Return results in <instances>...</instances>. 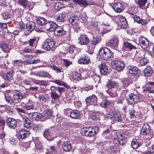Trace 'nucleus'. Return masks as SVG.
<instances>
[{
  "mask_svg": "<svg viewBox=\"0 0 154 154\" xmlns=\"http://www.w3.org/2000/svg\"><path fill=\"white\" fill-rule=\"evenodd\" d=\"M99 55L100 59L105 60H111L113 57V53L107 47L101 48L99 51Z\"/></svg>",
  "mask_w": 154,
  "mask_h": 154,
  "instance_id": "f257e3e1",
  "label": "nucleus"
},
{
  "mask_svg": "<svg viewBox=\"0 0 154 154\" xmlns=\"http://www.w3.org/2000/svg\"><path fill=\"white\" fill-rule=\"evenodd\" d=\"M99 132V128L97 127L82 128L80 130L81 134L86 137L94 136Z\"/></svg>",
  "mask_w": 154,
  "mask_h": 154,
  "instance_id": "f03ea898",
  "label": "nucleus"
},
{
  "mask_svg": "<svg viewBox=\"0 0 154 154\" xmlns=\"http://www.w3.org/2000/svg\"><path fill=\"white\" fill-rule=\"evenodd\" d=\"M106 117L113 120L119 122H121L122 119L119 113L115 110V109H111L109 112L107 114Z\"/></svg>",
  "mask_w": 154,
  "mask_h": 154,
  "instance_id": "7ed1b4c3",
  "label": "nucleus"
},
{
  "mask_svg": "<svg viewBox=\"0 0 154 154\" xmlns=\"http://www.w3.org/2000/svg\"><path fill=\"white\" fill-rule=\"evenodd\" d=\"M55 42L52 38H48L45 41L43 42L42 48L46 50H49L53 48L55 45Z\"/></svg>",
  "mask_w": 154,
  "mask_h": 154,
  "instance_id": "20e7f679",
  "label": "nucleus"
},
{
  "mask_svg": "<svg viewBox=\"0 0 154 154\" xmlns=\"http://www.w3.org/2000/svg\"><path fill=\"white\" fill-rule=\"evenodd\" d=\"M128 102L131 104H136L140 102V98L138 94L131 93L128 96Z\"/></svg>",
  "mask_w": 154,
  "mask_h": 154,
  "instance_id": "39448f33",
  "label": "nucleus"
},
{
  "mask_svg": "<svg viewBox=\"0 0 154 154\" xmlns=\"http://www.w3.org/2000/svg\"><path fill=\"white\" fill-rule=\"evenodd\" d=\"M112 66L114 69L120 72L122 71L124 68L125 64L122 61L116 60L112 62Z\"/></svg>",
  "mask_w": 154,
  "mask_h": 154,
  "instance_id": "423d86ee",
  "label": "nucleus"
},
{
  "mask_svg": "<svg viewBox=\"0 0 154 154\" xmlns=\"http://www.w3.org/2000/svg\"><path fill=\"white\" fill-rule=\"evenodd\" d=\"M106 45L111 48L116 50L118 47V41L116 37H113L106 43Z\"/></svg>",
  "mask_w": 154,
  "mask_h": 154,
  "instance_id": "0eeeda50",
  "label": "nucleus"
},
{
  "mask_svg": "<svg viewBox=\"0 0 154 154\" xmlns=\"http://www.w3.org/2000/svg\"><path fill=\"white\" fill-rule=\"evenodd\" d=\"M7 125L10 128L14 129L17 126V122L14 119L9 118L6 121Z\"/></svg>",
  "mask_w": 154,
  "mask_h": 154,
  "instance_id": "6e6552de",
  "label": "nucleus"
},
{
  "mask_svg": "<svg viewBox=\"0 0 154 154\" xmlns=\"http://www.w3.org/2000/svg\"><path fill=\"white\" fill-rule=\"evenodd\" d=\"M57 26V25L55 22L51 21L48 23L47 22L45 25V28L48 31L52 32L55 30Z\"/></svg>",
  "mask_w": 154,
  "mask_h": 154,
  "instance_id": "1a4fd4ad",
  "label": "nucleus"
},
{
  "mask_svg": "<svg viewBox=\"0 0 154 154\" xmlns=\"http://www.w3.org/2000/svg\"><path fill=\"white\" fill-rule=\"evenodd\" d=\"M140 46L143 48H146L149 45V42L148 40L143 36H140L139 38Z\"/></svg>",
  "mask_w": 154,
  "mask_h": 154,
  "instance_id": "9d476101",
  "label": "nucleus"
},
{
  "mask_svg": "<svg viewBox=\"0 0 154 154\" xmlns=\"http://www.w3.org/2000/svg\"><path fill=\"white\" fill-rule=\"evenodd\" d=\"M14 98L16 101V103H17L20 100H21L23 98V96L21 92L18 90H15L13 93Z\"/></svg>",
  "mask_w": 154,
  "mask_h": 154,
  "instance_id": "9b49d317",
  "label": "nucleus"
},
{
  "mask_svg": "<svg viewBox=\"0 0 154 154\" xmlns=\"http://www.w3.org/2000/svg\"><path fill=\"white\" fill-rule=\"evenodd\" d=\"M78 43L81 45H87L89 42V39L87 35H83L79 38Z\"/></svg>",
  "mask_w": 154,
  "mask_h": 154,
  "instance_id": "f8f14e48",
  "label": "nucleus"
},
{
  "mask_svg": "<svg viewBox=\"0 0 154 154\" xmlns=\"http://www.w3.org/2000/svg\"><path fill=\"white\" fill-rule=\"evenodd\" d=\"M127 68L130 74L134 75L137 74L139 71L138 68L134 66L128 65L127 66Z\"/></svg>",
  "mask_w": 154,
  "mask_h": 154,
  "instance_id": "ddd939ff",
  "label": "nucleus"
},
{
  "mask_svg": "<svg viewBox=\"0 0 154 154\" xmlns=\"http://www.w3.org/2000/svg\"><path fill=\"white\" fill-rule=\"evenodd\" d=\"M97 100V98L94 95H93L87 97L86 99V101L88 105L95 104Z\"/></svg>",
  "mask_w": 154,
  "mask_h": 154,
  "instance_id": "4468645a",
  "label": "nucleus"
},
{
  "mask_svg": "<svg viewBox=\"0 0 154 154\" xmlns=\"http://www.w3.org/2000/svg\"><path fill=\"white\" fill-rule=\"evenodd\" d=\"M29 134L30 132L24 129L20 130L18 133L19 137L21 139H24L28 137Z\"/></svg>",
  "mask_w": 154,
  "mask_h": 154,
  "instance_id": "2eb2a0df",
  "label": "nucleus"
},
{
  "mask_svg": "<svg viewBox=\"0 0 154 154\" xmlns=\"http://www.w3.org/2000/svg\"><path fill=\"white\" fill-rule=\"evenodd\" d=\"M112 8L115 11L118 13H120L122 11L123 7L122 4L120 2H117L115 3Z\"/></svg>",
  "mask_w": 154,
  "mask_h": 154,
  "instance_id": "dca6fc26",
  "label": "nucleus"
},
{
  "mask_svg": "<svg viewBox=\"0 0 154 154\" xmlns=\"http://www.w3.org/2000/svg\"><path fill=\"white\" fill-rule=\"evenodd\" d=\"M26 27L27 30L29 32V33H30L35 29V23L32 21H30L27 23Z\"/></svg>",
  "mask_w": 154,
  "mask_h": 154,
  "instance_id": "f3484780",
  "label": "nucleus"
},
{
  "mask_svg": "<svg viewBox=\"0 0 154 154\" xmlns=\"http://www.w3.org/2000/svg\"><path fill=\"white\" fill-rule=\"evenodd\" d=\"M78 62L81 64H88L90 62V59L88 56H85L80 58Z\"/></svg>",
  "mask_w": 154,
  "mask_h": 154,
  "instance_id": "a211bd4d",
  "label": "nucleus"
},
{
  "mask_svg": "<svg viewBox=\"0 0 154 154\" xmlns=\"http://www.w3.org/2000/svg\"><path fill=\"white\" fill-rule=\"evenodd\" d=\"M62 148L65 151H69L72 148L70 143L69 141L64 142L62 144Z\"/></svg>",
  "mask_w": 154,
  "mask_h": 154,
  "instance_id": "6ab92c4d",
  "label": "nucleus"
},
{
  "mask_svg": "<svg viewBox=\"0 0 154 154\" xmlns=\"http://www.w3.org/2000/svg\"><path fill=\"white\" fill-rule=\"evenodd\" d=\"M113 141L116 144L123 145L125 142V140L120 135L119 136H118L117 137L114 138Z\"/></svg>",
  "mask_w": 154,
  "mask_h": 154,
  "instance_id": "aec40b11",
  "label": "nucleus"
},
{
  "mask_svg": "<svg viewBox=\"0 0 154 154\" xmlns=\"http://www.w3.org/2000/svg\"><path fill=\"white\" fill-rule=\"evenodd\" d=\"M75 4L79 5L82 7H86L88 5V3L86 0H72Z\"/></svg>",
  "mask_w": 154,
  "mask_h": 154,
  "instance_id": "412c9836",
  "label": "nucleus"
},
{
  "mask_svg": "<svg viewBox=\"0 0 154 154\" xmlns=\"http://www.w3.org/2000/svg\"><path fill=\"white\" fill-rule=\"evenodd\" d=\"M150 132V127L147 124H144L141 131V133L143 135H146Z\"/></svg>",
  "mask_w": 154,
  "mask_h": 154,
  "instance_id": "4be33fe9",
  "label": "nucleus"
},
{
  "mask_svg": "<svg viewBox=\"0 0 154 154\" xmlns=\"http://www.w3.org/2000/svg\"><path fill=\"white\" fill-rule=\"evenodd\" d=\"M5 98L7 102L11 104L13 103H16V101H15L14 97H12L11 95L8 94H5Z\"/></svg>",
  "mask_w": 154,
  "mask_h": 154,
  "instance_id": "5701e85b",
  "label": "nucleus"
},
{
  "mask_svg": "<svg viewBox=\"0 0 154 154\" xmlns=\"http://www.w3.org/2000/svg\"><path fill=\"white\" fill-rule=\"evenodd\" d=\"M31 114V116L33 119L38 121L39 119H42L43 120H44L43 114H42L34 112L32 113Z\"/></svg>",
  "mask_w": 154,
  "mask_h": 154,
  "instance_id": "b1692460",
  "label": "nucleus"
},
{
  "mask_svg": "<svg viewBox=\"0 0 154 154\" xmlns=\"http://www.w3.org/2000/svg\"><path fill=\"white\" fill-rule=\"evenodd\" d=\"M54 33L58 36H62L65 33L63 28L61 27H57L54 30Z\"/></svg>",
  "mask_w": 154,
  "mask_h": 154,
  "instance_id": "393cba45",
  "label": "nucleus"
},
{
  "mask_svg": "<svg viewBox=\"0 0 154 154\" xmlns=\"http://www.w3.org/2000/svg\"><path fill=\"white\" fill-rule=\"evenodd\" d=\"M100 71L101 74L105 75L107 74L108 72V68L106 66L105 63H102L101 64Z\"/></svg>",
  "mask_w": 154,
  "mask_h": 154,
  "instance_id": "a878e982",
  "label": "nucleus"
},
{
  "mask_svg": "<svg viewBox=\"0 0 154 154\" xmlns=\"http://www.w3.org/2000/svg\"><path fill=\"white\" fill-rule=\"evenodd\" d=\"M52 115V112L50 109H46L43 112L44 120L50 119Z\"/></svg>",
  "mask_w": 154,
  "mask_h": 154,
  "instance_id": "bb28decb",
  "label": "nucleus"
},
{
  "mask_svg": "<svg viewBox=\"0 0 154 154\" xmlns=\"http://www.w3.org/2000/svg\"><path fill=\"white\" fill-rule=\"evenodd\" d=\"M70 116L73 119H78L80 116V114L78 111L73 110L70 113Z\"/></svg>",
  "mask_w": 154,
  "mask_h": 154,
  "instance_id": "cd10ccee",
  "label": "nucleus"
},
{
  "mask_svg": "<svg viewBox=\"0 0 154 154\" xmlns=\"http://www.w3.org/2000/svg\"><path fill=\"white\" fill-rule=\"evenodd\" d=\"M133 18L135 21L143 25L146 24V23L145 20L140 18L139 16L137 15L134 16Z\"/></svg>",
  "mask_w": 154,
  "mask_h": 154,
  "instance_id": "c85d7f7f",
  "label": "nucleus"
},
{
  "mask_svg": "<svg viewBox=\"0 0 154 154\" xmlns=\"http://www.w3.org/2000/svg\"><path fill=\"white\" fill-rule=\"evenodd\" d=\"M66 15L65 13L60 14L58 15H57L56 17V20L58 23H61L63 22L64 21V18L66 17Z\"/></svg>",
  "mask_w": 154,
  "mask_h": 154,
  "instance_id": "c756f323",
  "label": "nucleus"
},
{
  "mask_svg": "<svg viewBox=\"0 0 154 154\" xmlns=\"http://www.w3.org/2000/svg\"><path fill=\"white\" fill-rule=\"evenodd\" d=\"M117 85L116 83L114 81H109L106 85V86L109 90L112 89Z\"/></svg>",
  "mask_w": 154,
  "mask_h": 154,
  "instance_id": "7c9ffc66",
  "label": "nucleus"
},
{
  "mask_svg": "<svg viewBox=\"0 0 154 154\" xmlns=\"http://www.w3.org/2000/svg\"><path fill=\"white\" fill-rule=\"evenodd\" d=\"M101 40V38L99 36L93 35V38L91 40V43L92 45H95L97 44Z\"/></svg>",
  "mask_w": 154,
  "mask_h": 154,
  "instance_id": "2f4dec72",
  "label": "nucleus"
},
{
  "mask_svg": "<svg viewBox=\"0 0 154 154\" xmlns=\"http://www.w3.org/2000/svg\"><path fill=\"white\" fill-rule=\"evenodd\" d=\"M0 48L5 52L8 53L10 52V49L9 48L8 45L6 43H0Z\"/></svg>",
  "mask_w": 154,
  "mask_h": 154,
  "instance_id": "473e14b6",
  "label": "nucleus"
},
{
  "mask_svg": "<svg viewBox=\"0 0 154 154\" xmlns=\"http://www.w3.org/2000/svg\"><path fill=\"white\" fill-rule=\"evenodd\" d=\"M124 46L125 47L129 49L130 50L136 48V47L133 44L128 42H124Z\"/></svg>",
  "mask_w": 154,
  "mask_h": 154,
  "instance_id": "72a5a7b5",
  "label": "nucleus"
},
{
  "mask_svg": "<svg viewBox=\"0 0 154 154\" xmlns=\"http://www.w3.org/2000/svg\"><path fill=\"white\" fill-rule=\"evenodd\" d=\"M78 20V17L77 16H74L69 19L68 21L72 25H74L76 24Z\"/></svg>",
  "mask_w": 154,
  "mask_h": 154,
  "instance_id": "f704fd0d",
  "label": "nucleus"
},
{
  "mask_svg": "<svg viewBox=\"0 0 154 154\" xmlns=\"http://www.w3.org/2000/svg\"><path fill=\"white\" fill-rule=\"evenodd\" d=\"M47 22L46 20L43 17L38 18L37 20V24L40 26H42L44 25H45Z\"/></svg>",
  "mask_w": 154,
  "mask_h": 154,
  "instance_id": "c9c22d12",
  "label": "nucleus"
},
{
  "mask_svg": "<svg viewBox=\"0 0 154 154\" xmlns=\"http://www.w3.org/2000/svg\"><path fill=\"white\" fill-rule=\"evenodd\" d=\"M153 71L152 68L150 66L147 67L144 70V75L146 76H149L152 73Z\"/></svg>",
  "mask_w": 154,
  "mask_h": 154,
  "instance_id": "e433bc0d",
  "label": "nucleus"
},
{
  "mask_svg": "<svg viewBox=\"0 0 154 154\" xmlns=\"http://www.w3.org/2000/svg\"><path fill=\"white\" fill-rule=\"evenodd\" d=\"M13 73L12 71H10L7 73L6 74L4 75V78L7 80L10 81L13 79Z\"/></svg>",
  "mask_w": 154,
  "mask_h": 154,
  "instance_id": "4c0bfd02",
  "label": "nucleus"
},
{
  "mask_svg": "<svg viewBox=\"0 0 154 154\" xmlns=\"http://www.w3.org/2000/svg\"><path fill=\"white\" fill-rule=\"evenodd\" d=\"M112 102L106 99L103 100L100 103L101 106L103 108H106L108 106L112 103Z\"/></svg>",
  "mask_w": 154,
  "mask_h": 154,
  "instance_id": "58836bf2",
  "label": "nucleus"
},
{
  "mask_svg": "<svg viewBox=\"0 0 154 154\" xmlns=\"http://www.w3.org/2000/svg\"><path fill=\"white\" fill-rule=\"evenodd\" d=\"M74 48L68 46L63 47V49L64 50V53H69L70 54H72L74 51Z\"/></svg>",
  "mask_w": 154,
  "mask_h": 154,
  "instance_id": "ea45409f",
  "label": "nucleus"
},
{
  "mask_svg": "<svg viewBox=\"0 0 154 154\" xmlns=\"http://www.w3.org/2000/svg\"><path fill=\"white\" fill-rule=\"evenodd\" d=\"M50 131L49 129H46L43 134L44 136L48 140L51 141L53 140V138H50Z\"/></svg>",
  "mask_w": 154,
  "mask_h": 154,
  "instance_id": "a19ab883",
  "label": "nucleus"
},
{
  "mask_svg": "<svg viewBox=\"0 0 154 154\" xmlns=\"http://www.w3.org/2000/svg\"><path fill=\"white\" fill-rule=\"evenodd\" d=\"M141 144V143H138L135 140H133L131 143V146L134 149L137 148Z\"/></svg>",
  "mask_w": 154,
  "mask_h": 154,
  "instance_id": "79ce46f5",
  "label": "nucleus"
},
{
  "mask_svg": "<svg viewBox=\"0 0 154 154\" xmlns=\"http://www.w3.org/2000/svg\"><path fill=\"white\" fill-rule=\"evenodd\" d=\"M147 0H139L137 2V4L139 7L143 9Z\"/></svg>",
  "mask_w": 154,
  "mask_h": 154,
  "instance_id": "37998d69",
  "label": "nucleus"
},
{
  "mask_svg": "<svg viewBox=\"0 0 154 154\" xmlns=\"http://www.w3.org/2000/svg\"><path fill=\"white\" fill-rule=\"evenodd\" d=\"M149 62V60L147 58L144 57L141 59L140 62V64L141 66H144Z\"/></svg>",
  "mask_w": 154,
  "mask_h": 154,
  "instance_id": "c03bdc74",
  "label": "nucleus"
},
{
  "mask_svg": "<svg viewBox=\"0 0 154 154\" xmlns=\"http://www.w3.org/2000/svg\"><path fill=\"white\" fill-rule=\"evenodd\" d=\"M13 64L14 66H17L18 67L22 66L23 64V61L21 60H16L14 61L13 62Z\"/></svg>",
  "mask_w": 154,
  "mask_h": 154,
  "instance_id": "a18cd8bd",
  "label": "nucleus"
},
{
  "mask_svg": "<svg viewBox=\"0 0 154 154\" xmlns=\"http://www.w3.org/2000/svg\"><path fill=\"white\" fill-rule=\"evenodd\" d=\"M63 6V5L59 2H58L55 4L54 6V8L55 9L58 11L62 8Z\"/></svg>",
  "mask_w": 154,
  "mask_h": 154,
  "instance_id": "49530a36",
  "label": "nucleus"
},
{
  "mask_svg": "<svg viewBox=\"0 0 154 154\" xmlns=\"http://www.w3.org/2000/svg\"><path fill=\"white\" fill-rule=\"evenodd\" d=\"M40 75L43 77H47L48 78H51V76L48 72L43 71L40 72Z\"/></svg>",
  "mask_w": 154,
  "mask_h": 154,
  "instance_id": "de8ad7c7",
  "label": "nucleus"
},
{
  "mask_svg": "<svg viewBox=\"0 0 154 154\" xmlns=\"http://www.w3.org/2000/svg\"><path fill=\"white\" fill-rule=\"evenodd\" d=\"M32 122L29 119L26 123H24V127L27 128H29L32 127Z\"/></svg>",
  "mask_w": 154,
  "mask_h": 154,
  "instance_id": "09e8293b",
  "label": "nucleus"
},
{
  "mask_svg": "<svg viewBox=\"0 0 154 154\" xmlns=\"http://www.w3.org/2000/svg\"><path fill=\"white\" fill-rule=\"evenodd\" d=\"M143 91H147L150 93H154L153 87L150 86L146 87L143 89Z\"/></svg>",
  "mask_w": 154,
  "mask_h": 154,
  "instance_id": "8fccbe9b",
  "label": "nucleus"
},
{
  "mask_svg": "<svg viewBox=\"0 0 154 154\" xmlns=\"http://www.w3.org/2000/svg\"><path fill=\"white\" fill-rule=\"evenodd\" d=\"M50 68L51 69H52L54 70L57 72H60L62 71L61 69L60 68H58V67L54 65H51L49 66Z\"/></svg>",
  "mask_w": 154,
  "mask_h": 154,
  "instance_id": "3c124183",
  "label": "nucleus"
},
{
  "mask_svg": "<svg viewBox=\"0 0 154 154\" xmlns=\"http://www.w3.org/2000/svg\"><path fill=\"white\" fill-rule=\"evenodd\" d=\"M116 19L119 20V23H121L124 22L125 21H126V19L124 17L120 15H119L116 17Z\"/></svg>",
  "mask_w": 154,
  "mask_h": 154,
  "instance_id": "603ef678",
  "label": "nucleus"
},
{
  "mask_svg": "<svg viewBox=\"0 0 154 154\" xmlns=\"http://www.w3.org/2000/svg\"><path fill=\"white\" fill-rule=\"evenodd\" d=\"M106 93L111 97H115L117 96V93L115 92H112L111 91L109 90L106 91Z\"/></svg>",
  "mask_w": 154,
  "mask_h": 154,
  "instance_id": "864d4df0",
  "label": "nucleus"
},
{
  "mask_svg": "<svg viewBox=\"0 0 154 154\" xmlns=\"http://www.w3.org/2000/svg\"><path fill=\"white\" fill-rule=\"evenodd\" d=\"M50 94L51 97L55 100L58 99L60 96L56 92H51Z\"/></svg>",
  "mask_w": 154,
  "mask_h": 154,
  "instance_id": "5fc2aeb1",
  "label": "nucleus"
},
{
  "mask_svg": "<svg viewBox=\"0 0 154 154\" xmlns=\"http://www.w3.org/2000/svg\"><path fill=\"white\" fill-rule=\"evenodd\" d=\"M16 109L19 114L21 117H22V116H24V115L22 114H21L22 113L24 114L26 113V112L22 109L20 108H17Z\"/></svg>",
  "mask_w": 154,
  "mask_h": 154,
  "instance_id": "6e6d98bb",
  "label": "nucleus"
},
{
  "mask_svg": "<svg viewBox=\"0 0 154 154\" xmlns=\"http://www.w3.org/2000/svg\"><path fill=\"white\" fill-rule=\"evenodd\" d=\"M129 114L130 116L131 119H133L135 118V111L134 109H131L129 111Z\"/></svg>",
  "mask_w": 154,
  "mask_h": 154,
  "instance_id": "4d7b16f0",
  "label": "nucleus"
},
{
  "mask_svg": "<svg viewBox=\"0 0 154 154\" xmlns=\"http://www.w3.org/2000/svg\"><path fill=\"white\" fill-rule=\"evenodd\" d=\"M119 24L121 28L124 29L126 28L128 26L127 21H125L124 22L121 23H119Z\"/></svg>",
  "mask_w": 154,
  "mask_h": 154,
  "instance_id": "13d9d810",
  "label": "nucleus"
},
{
  "mask_svg": "<svg viewBox=\"0 0 154 154\" xmlns=\"http://www.w3.org/2000/svg\"><path fill=\"white\" fill-rule=\"evenodd\" d=\"M3 18L5 20L10 18L11 16V14L9 12L3 13Z\"/></svg>",
  "mask_w": 154,
  "mask_h": 154,
  "instance_id": "bf43d9fd",
  "label": "nucleus"
},
{
  "mask_svg": "<svg viewBox=\"0 0 154 154\" xmlns=\"http://www.w3.org/2000/svg\"><path fill=\"white\" fill-rule=\"evenodd\" d=\"M80 76L81 75L80 73H75L74 74L73 76V78L75 80H77L81 79Z\"/></svg>",
  "mask_w": 154,
  "mask_h": 154,
  "instance_id": "052dcab7",
  "label": "nucleus"
},
{
  "mask_svg": "<svg viewBox=\"0 0 154 154\" xmlns=\"http://www.w3.org/2000/svg\"><path fill=\"white\" fill-rule=\"evenodd\" d=\"M26 0H18V4L24 7L26 6Z\"/></svg>",
  "mask_w": 154,
  "mask_h": 154,
  "instance_id": "680f3d73",
  "label": "nucleus"
},
{
  "mask_svg": "<svg viewBox=\"0 0 154 154\" xmlns=\"http://www.w3.org/2000/svg\"><path fill=\"white\" fill-rule=\"evenodd\" d=\"M119 149V147L116 145H114L111 146V150L113 152L117 151Z\"/></svg>",
  "mask_w": 154,
  "mask_h": 154,
  "instance_id": "e2e57ef3",
  "label": "nucleus"
},
{
  "mask_svg": "<svg viewBox=\"0 0 154 154\" xmlns=\"http://www.w3.org/2000/svg\"><path fill=\"white\" fill-rule=\"evenodd\" d=\"M91 77L93 79L95 83L99 82L100 78L97 75H92L91 76Z\"/></svg>",
  "mask_w": 154,
  "mask_h": 154,
  "instance_id": "0e129e2a",
  "label": "nucleus"
},
{
  "mask_svg": "<svg viewBox=\"0 0 154 154\" xmlns=\"http://www.w3.org/2000/svg\"><path fill=\"white\" fill-rule=\"evenodd\" d=\"M36 41V40L35 38L30 39L29 41V45L30 46L34 47L35 45V42Z\"/></svg>",
  "mask_w": 154,
  "mask_h": 154,
  "instance_id": "69168bd1",
  "label": "nucleus"
},
{
  "mask_svg": "<svg viewBox=\"0 0 154 154\" xmlns=\"http://www.w3.org/2000/svg\"><path fill=\"white\" fill-rule=\"evenodd\" d=\"M64 62L65 66L66 67H68L70 64H72V63L71 62L69 61L67 59H64Z\"/></svg>",
  "mask_w": 154,
  "mask_h": 154,
  "instance_id": "338daca9",
  "label": "nucleus"
},
{
  "mask_svg": "<svg viewBox=\"0 0 154 154\" xmlns=\"http://www.w3.org/2000/svg\"><path fill=\"white\" fill-rule=\"evenodd\" d=\"M10 143L11 144L14 145H16L18 143L17 141L13 138H11Z\"/></svg>",
  "mask_w": 154,
  "mask_h": 154,
  "instance_id": "774afa93",
  "label": "nucleus"
}]
</instances>
